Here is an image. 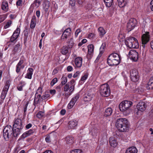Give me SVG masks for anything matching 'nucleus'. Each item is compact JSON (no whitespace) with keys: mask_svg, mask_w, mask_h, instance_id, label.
Wrapping results in <instances>:
<instances>
[{"mask_svg":"<svg viewBox=\"0 0 153 153\" xmlns=\"http://www.w3.org/2000/svg\"><path fill=\"white\" fill-rule=\"evenodd\" d=\"M20 45L19 44H17L14 46L13 49V50L12 52L13 54H16L20 50Z\"/></svg>","mask_w":153,"mask_h":153,"instance_id":"31","label":"nucleus"},{"mask_svg":"<svg viewBox=\"0 0 153 153\" xmlns=\"http://www.w3.org/2000/svg\"><path fill=\"white\" fill-rule=\"evenodd\" d=\"M137 150L134 146H131L128 148L125 153H137Z\"/></svg>","mask_w":153,"mask_h":153,"instance_id":"20","label":"nucleus"},{"mask_svg":"<svg viewBox=\"0 0 153 153\" xmlns=\"http://www.w3.org/2000/svg\"><path fill=\"white\" fill-rule=\"evenodd\" d=\"M74 105V104L71 101H70L69 103L68 104V107L69 108L71 109L72 108L73 106Z\"/></svg>","mask_w":153,"mask_h":153,"instance_id":"53","label":"nucleus"},{"mask_svg":"<svg viewBox=\"0 0 153 153\" xmlns=\"http://www.w3.org/2000/svg\"><path fill=\"white\" fill-rule=\"evenodd\" d=\"M105 46L106 43H103L100 48V51H103L104 49H105Z\"/></svg>","mask_w":153,"mask_h":153,"instance_id":"50","label":"nucleus"},{"mask_svg":"<svg viewBox=\"0 0 153 153\" xmlns=\"http://www.w3.org/2000/svg\"><path fill=\"white\" fill-rule=\"evenodd\" d=\"M12 21L10 20H9L8 22H6V25L4 27V28L5 29H7L8 27H9L12 24Z\"/></svg>","mask_w":153,"mask_h":153,"instance_id":"41","label":"nucleus"},{"mask_svg":"<svg viewBox=\"0 0 153 153\" xmlns=\"http://www.w3.org/2000/svg\"><path fill=\"white\" fill-rule=\"evenodd\" d=\"M98 31L100 32V35L102 36L106 33L104 28L101 27H100L98 28Z\"/></svg>","mask_w":153,"mask_h":153,"instance_id":"35","label":"nucleus"},{"mask_svg":"<svg viewBox=\"0 0 153 153\" xmlns=\"http://www.w3.org/2000/svg\"><path fill=\"white\" fill-rule=\"evenodd\" d=\"M146 88L148 90H151L153 89V83L151 82H148Z\"/></svg>","mask_w":153,"mask_h":153,"instance_id":"37","label":"nucleus"},{"mask_svg":"<svg viewBox=\"0 0 153 153\" xmlns=\"http://www.w3.org/2000/svg\"><path fill=\"white\" fill-rule=\"evenodd\" d=\"M115 126L119 131L121 132H126L128 130L129 124L127 119L119 118L116 120Z\"/></svg>","mask_w":153,"mask_h":153,"instance_id":"1","label":"nucleus"},{"mask_svg":"<svg viewBox=\"0 0 153 153\" xmlns=\"http://www.w3.org/2000/svg\"><path fill=\"white\" fill-rule=\"evenodd\" d=\"M112 110L111 108H106L104 112V116L107 117L109 116L112 114Z\"/></svg>","mask_w":153,"mask_h":153,"instance_id":"25","label":"nucleus"},{"mask_svg":"<svg viewBox=\"0 0 153 153\" xmlns=\"http://www.w3.org/2000/svg\"><path fill=\"white\" fill-rule=\"evenodd\" d=\"M88 74L87 73L85 74L82 77L80 80L82 81H84L86 80L88 76Z\"/></svg>","mask_w":153,"mask_h":153,"instance_id":"43","label":"nucleus"},{"mask_svg":"<svg viewBox=\"0 0 153 153\" xmlns=\"http://www.w3.org/2000/svg\"><path fill=\"white\" fill-rule=\"evenodd\" d=\"M130 75L131 79L133 82H136L139 80V73L136 69H131L130 71Z\"/></svg>","mask_w":153,"mask_h":153,"instance_id":"8","label":"nucleus"},{"mask_svg":"<svg viewBox=\"0 0 153 153\" xmlns=\"http://www.w3.org/2000/svg\"><path fill=\"white\" fill-rule=\"evenodd\" d=\"M94 36V34L92 33H91L88 34V38L89 39H91Z\"/></svg>","mask_w":153,"mask_h":153,"instance_id":"58","label":"nucleus"},{"mask_svg":"<svg viewBox=\"0 0 153 153\" xmlns=\"http://www.w3.org/2000/svg\"><path fill=\"white\" fill-rule=\"evenodd\" d=\"M32 125L31 123H29L27 124L25 126V128L26 129H29V128H30L32 127Z\"/></svg>","mask_w":153,"mask_h":153,"instance_id":"60","label":"nucleus"},{"mask_svg":"<svg viewBox=\"0 0 153 153\" xmlns=\"http://www.w3.org/2000/svg\"><path fill=\"white\" fill-rule=\"evenodd\" d=\"M106 6L108 7H110L113 4V0H103Z\"/></svg>","mask_w":153,"mask_h":153,"instance_id":"30","label":"nucleus"},{"mask_svg":"<svg viewBox=\"0 0 153 153\" xmlns=\"http://www.w3.org/2000/svg\"><path fill=\"white\" fill-rule=\"evenodd\" d=\"M68 128L69 129L74 128L77 125V122L76 120H72L68 123Z\"/></svg>","mask_w":153,"mask_h":153,"instance_id":"22","label":"nucleus"},{"mask_svg":"<svg viewBox=\"0 0 153 153\" xmlns=\"http://www.w3.org/2000/svg\"><path fill=\"white\" fill-rule=\"evenodd\" d=\"M81 30L80 29H77L75 33V35L76 37L79 34V33L81 32Z\"/></svg>","mask_w":153,"mask_h":153,"instance_id":"54","label":"nucleus"},{"mask_svg":"<svg viewBox=\"0 0 153 153\" xmlns=\"http://www.w3.org/2000/svg\"><path fill=\"white\" fill-rule=\"evenodd\" d=\"M61 84L62 85H65L67 82V79L66 77H65L64 76H63L61 79Z\"/></svg>","mask_w":153,"mask_h":153,"instance_id":"36","label":"nucleus"},{"mask_svg":"<svg viewBox=\"0 0 153 153\" xmlns=\"http://www.w3.org/2000/svg\"><path fill=\"white\" fill-rule=\"evenodd\" d=\"M36 17L35 16H33L30 23V27L31 28L35 27L36 25Z\"/></svg>","mask_w":153,"mask_h":153,"instance_id":"29","label":"nucleus"},{"mask_svg":"<svg viewBox=\"0 0 153 153\" xmlns=\"http://www.w3.org/2000/svg\"><path fill=\"white\" fill-rule=\"evenodd\" d=\"M20 30L19 28L17 27L15 30L14 31V33H15L16 34H18L19 35V34L20 33Z\"/></svg>","mask_w":153,"mask_h":153,"instance_id":"55","label":"nucleus"},{"mask_svg":"<svg viewBox=\"0 0 153 153\" xmlns=\"http://www.w3.org/2000/svg\"><path fill=\"white\" fill-rule=\"evenodd\" d=\"M45 141L47 143H49L51 142V136L50 134L46 135L45 139Z\"/></svg>","mask_w":153,"mask_h":153,"instance_id":"42","label":"nucleus"},{"mask_svg":"<svg viewBox=\"0 0 153 153\" xmlns=\"http://www.w3.org/2000/svg\"><path fill=\"white\" fill-rule=\"evenodd\" d=\"M16 131V130L10 125L6 126L3 131V136L6 140L8 141L10 138H13V137H17L19 135Z\"/></svg>","mask_w":153,"mask_h":153,"instance_id":"2","label":"nucleus"},{"mask_svg":"<svg viewBox=\"0 0 153 153\" xmlns=\"http://www.w3.org/2000/svg\"><path fill=\"white\" fill-rule=\"evenodd\" d=\"M118 6L120 7H124L127 4V0H117Z\"/></svg>","mask_w":153,"mask_h":153,"instance_id":"24","label":"nucleus"},{"mask_svg":"<svg viewBox=\"0 0 153 153\" xmlns=\"http://www.w3.org/2000/svg\"><path fill=\"white\" fill-rule=\"evenodd\" d=\"M28 105V103H27L25 105L24 107V114H23V117H25L26 115V112L27 110V107Z\"/></svg>","mask_w":153,"mask_h":153,"instance_id":"44","label":"nucleus"},{"mask_svg":"<svg viewBox=\"0 0 153 153\" xmlns=\"http://www.w3.org/2000/svg\"><path fill=\"white\" fill-rule=\"evenodd\" d=\"M62 86L63 85H62L60 84L56 86V90H58L59 91H60L61 88L62 87Z\"/></svg>","mask_w":153,"mask_h":153,"instance_id":"57","label":"nucleus"},{"mask_svg":"<svg viewBox=\"0 0 153 153\" xmlns=\"http://www.w3.org/2000/svg\"><path fill=\"white\" fill-rule=\"evenodd\" d=\"M71 29L69 28L66 29L63 32L61 37L62 39H67L70 36Z\"/></svg>","mask_w":153,"mask_h":153,"instance_id":"15","label":"nucleus"},{"mask_svg":"<svg viewBox=\"0 0 153 153\" xmlns=\"http://www.w3.org/2000/svg\"><path fill=\"white\" fill-rule=\"evenodd\" d=\"M6 16L5 15H0V23L3 22L5 19Z\"/></svg>","mask_w":153,"mask_h":153,"instance_id":"45","label":"nucleus"},{"mask_svg":"<svg viewBox=\"0 0 153 153\" xmlns=\"http://www.w3.org/2000/svg\"><path fill=\"white\" fill-rule=\"evenodd\" d=\"M7 92V91L2 90L1 96V99L4 100L5 98Z\"/></svg>","mask_w":153,"mask_h":153,"instance_id":"39","label":"nucleus"},{"mask_svg":"<svg viewBox=\"0 0 153 153\" xmlns=\"http://www.w3.org/2000/svg\"><path fill=\"white\" fill-rule=\"evenodd\" d=\"M42 1V0H35L33 2V4L38 7L41 4Z\"/></svg>","mask_w":153,"mask_h":153,"instance_id":"38","label":"nucleus"},{"mask_svg":"<svg viewBox=\"0 0 153 153\" xmlns=\"http://www.w3.org/2000/svg\"><path fill=\"white\" fill-rule=\"evenodd\" d=\"M132 105L131 101L125 100L121 102L119 105V108L121 111L123 112L125 115H127L130 113L131 110L130 108Z\"/></svg>","mask_w":153,"mask_h":153,"instance_id":"3","label":"nucleus"},{"mask_svg":"<svg viewBox=\"0 0 153 153\" xmlns=\"http://www.w3.org/2000/svg\"><path fill=\"white\" fill-rule=\"evenodd\" d=\"M35 96H36V95ZM43 100V97L42 96H41V95L39 94L37 95V97H36V96L35 97L34 100V102L36 104H37L39 102V100Z\"/></svg>","mask_w":153,"mask_h":153,"instance_id":"32","label":"nucleus"},{"mask_svg":"<svg viewBox=\"0 0 153 153\" xmlns=\"http://www.w3.org/2000/svg\"><path fill=\"white\" fill-rule=\"evenodd\" d=\"M9 87H8V86H6V85H5V86H4L3 90L5 91H8L9 88Z\"/></svg>","mask_w":153,"mask_h":153,"instance_id":"62","label":"nucleus"},{"mask_svg":"<svg viewBox=\"0 0 153 153\" xmlns=\"http://www.w3.org/2000/svg\"><path fill=\"white\" fill-rule=\"evenodd\" d=\"M16 38L14 36H12L10 39V41L11 42H13L16 39Z\"/></svg>","mask_w":153,"mask_h":153,"instance_id":"56","label":"nucleus"},{"mask_svg":"<svg viewBox=\"0 0 153 153\" xmlns=\"http://www.w3.org/2000/svg\"><path fill=\"white\" fill-rule=\"evenodd\" d=\"M67 70L68 71H71L73 69V68L71 66H69L67 68Z\"/></svg>","mask_w":153,"mask_h":153,"instance_id":"63","label":"nucleus"},{"mask_svg":"<svg viewBox=\"0 0 153 153\" xmlns=\"http://www.w3.org/2000/svg\"><path fill=\"white\" fill-rule=\"evenodd\" d=\"M125 44L130 48H137L139 44L137 40L134 37H130L126 38L125 41Z\"/></svg>","mask_w":153,"mask_h":153,"instance_id":"5","label":"nucleus"},{"mask_svg":"<svg viewBox=\"0 0 153 153\" xmlns=\"http://www.w3.org/2000/svg\"><path fill=\"white\" fill-rule=\"evenodd\" d=\"M79 74H80L79 72V71H77V72H76V73H75L74 74V75H73V77L74 78L78 76V75Z\"/></svg>","mask_w":153,"mask_h":153,"instance_id":"61","label":"nucleus"},{"mask_svg":"<svg viewBox=\"0 0 153 153\" xmlns=\"http://www.w3.org/2000/svg\"><path fill=\"white\" fill-rule=\"evenodd\" d=\"M100 92L101 95L103 96H108L110 93V90L108 85L105 84L101 85L100 88Z\"/></svg>","mask_w":153,"mask_h":153,"instance_id":"7","label":"nucleus"},{"mask_svg":"<svg viewBox=\"0 0 153 153\" xmlns=\"http://www.w3.org/2000/svg\"><path fill=\"white\" fill-rule=\"evenodd\" d=\"M75 0H70L69 3L72 6H74L75 4Z\"/></svg>","mask_w":153,"mask_h":153,"instance_id":"51","label":"nucleus"},{"mask_svg":"<svg viewBox=\"0 0 153 153\" xmlns=\"http://www.w3.org/2000/svg\"><path fill=\"white\" fill-rule=\"evenodd\" d=\"M82 58L78 57L76 58L75 59V67L80 68L82 65Z\"/></svg>","mask_w":153,"mask_h":153,"instance_id":"18","label":"nucleus"},{"mask_svg":"<svg viewBox=\"0 0 153 153\" xmlns=\"http://www.w3.org/2000/svg\"><path fill=\"white\" fill-rule=\"evenodd\" d=\"M94 96L93 94L88 93L84 95V100L85 102H89L91 100Z\"/></svg>","mask_w":153,"mask_h":153,"instance_id":"17","label":"nucleus"},{"mask_svg":"<svg viewBox=\"0 0 153 153\" xmlns=\"http://www.w3.org/2000/svg\"><path fill=\"white\" fill-rule=\"evenodd\" d=\"M57 81V79L56 78H54L51 81V86H53Z\"/></svg>","mask_w":153,"mask_h":153,"instance_id":"46","label":"nucleus"},{"mask_svg":"<svg viewBox=\"0 0 153 153\" xmlns=\"http://www.w3.org/2000/svg\"><path fill=\"white\" fill-rule=\"evenodd\" d=\"M98 130L97 128H93L90 131V133L94 138H96L98 134Z\"/></svg>","mask_w":153,"mask_h":153,"instance_id":"23","label":"nucleus"},{"mask_svg":"<svg viewBox=\"0 0 153 153\" xmlns=\"http://www.w3.org/2000/svg\"><path fill=\"white\" fill-rule=\"evenodd\" d=\"M137 21L134 18H131L127 23V29L128 32L133 29L136 25Z\"/></svg>","mask_w":153,"mask_h":153,"instance_id":"9","label":"nucleus"},{"mask_svg":"<svg viewBox=\"0 0 153 153\" xmlns=\"http://www.w3.org/2000/svg\"><path fill=\"white\" fill-rule=\"evenodd\" d=\"M120 55L117 53L111 54L107 59V63L110 66L117 65L120 63Z\"/></svg>","mask_w":153,"mask_h":153,"instance_id":"4","label":"nucleus"},{"mask_svg":"<svg viewBox=\"0 0 153 153\" xmlns=\"http://www.w3.org/2000/svg\"><path fill=\"white\" fill-rule=\"evenodd\" d=\"M146 105L145 103L143 101L140 102L137 105V108L138 110L143 112L146 109Z\"/></svg>","mask_w":153,"mask_h":153,"instance_id":"14","label":"nucleus"},{"mask_svg":"<svg viewBox=\"0 0 153 153\" xmlns=\"http://www.w3.org/2000/svg\"><path fill=\"white\" fill-rule=\"evenodd\" d=\"M70 153H82V152L79 149H76L72 151Z\"/></svg>","mask_w":153,"mask_h":153,"instance_id":"47","label":"nucleus"},{"mask_svg":"<svg viewBox=\"0 0 153 153\" xmlns=\"http://www.w3.org/2000/svg\"><path fill=\"white\" fill-rule=\"evenodd\" d=\"M79 97V94H77L75 95V96L72 98L71 101L73 104H75Z\"/></svg>","mask_w":153,"mask_h":153,"instance_id":"33","label":"nucleus"},{"mask_svg":"<svg viewBox=\"0 0 153 153\" xmlns=\"http://www.w3.org/2000/svg\"><path fill=\"white\" fill-rule=\"evenodd\" d=\"M42 92V88L41 87H39L36 93V94H35V95L36 94H39V93H40L41 94Z\"/></svg>","mask_w":153,"mask_h":153,"instance_id":"49","label":"nucleus"},{"mask_svg":"<svg viewBox=\"0 0 153 153\" xmlns=\"http://www.w3.org/2000/svg\"><path fill=\"white\" fill-rule=\"evenodd\" d=\"M50 96V95L49 94H46L45 95H44L42 96L43 97V99L45 100L48 97H49Z\"/></svg>","mask_w":153,"mask_h":153,"instance_id":"59","label":"nucleus"},{"mask_svg":"<svg viewBox=\"0 0 153 153\" xmlns=\"http://www.w3.org/2000/svg\"><path fill=\"white\" fill-rule=\"evenodd\" d=\"M13 127L16 130L15 132H16L19 135L24 127L22 120L19 118L16 119Z\"/></svg>","mask_w":153,"mask_h":153,"instance_id":"6","label":"nucleus"},{"mask_svg":"<svg viewBox=\"0 0 153 153\" xmlns=\"http://www.w3.org/2000/svg\"><path fill=\"white\" fill-rule=\"evenodd\" d=\"M149 32H147L145 34H144L142 36L141 40L142 43V47L144 48L145 47V45L149 40Z\"/></svg>","mask_w":153,"mask_h":153,"instance_id":"10","label":"nucleus"},{"mask_svg":"<svg viewBox=\"0 0 153 153\" xmlns=\"http://www.w3.org/2000/svg\"><path fill=\"white\" fill-rule=\"evenodd\" d=\"M44 112L42 111H39L36 114V117L39 118L41 119L44 116Z\"/></svg>","mask_w":153,"mask_h":153,"instance_id":"40","label":"nucleus"},{"mask_svg":"<svg viewBox=\"0 0 153 153\" xmlns=\"http://www.w3.org/2000/svg\"><path fill=\"white\" fill-rule=\"evenodd\" d=\"M22 0H18L16 2V5L17 6H22Z\"/></svg>","mask_w":153,"mask_h":153,"instance_id":"52","label":"nucleus"},{"mask_svg":"<svg viewBox=\"0 0 153 153\" xmlns=\"http://www.w3.org/2000/svg\"><path fill=\"white\" fill-rule=\"evenodd\" d=\"M129 54L130 58L133 61L135 62L137 61L138 59V53L135 50H131L130 51Z\"/></svg>","mask_w":153,"mask_h":153,"instance_id":"12","label":"nucleus"},{"mask_svg":"<svg viewBox=\"0 0 153 153\" xmlns=\"http://www.w3.org/2000/svg\"><path fill=\"white\" fill-rule=\"evenodd\" d=\"M35 131L34 129H30L29 130L23 133L20 137V139L24 140L25 138L32 134ZM20 139H19V140Z\"/></svg>","mask_w":153,"mask_h":153,"instance_id":"13","label":"nucleus"},{"mask_svg":"<svg viewBox=\"0 0 153 153\" xmlns=\"http://www.w3.org/2000/svg\"><path fill=\"white\" fill-rule=\"evenodd\" d=\"M24 62V59H21L19 62L16 65V72L18 73L20 71L21 68H24V66L22 65L23 64Z\"/></svg>","mask_w":153,"mask_h":153,"instance_id":"16","label":"nucleus"},{"mask_svg":"<svg viewBox=\"0 0 153 153\" xmlns=\"http://www.w3.org/2000/svg\"><path fill=\"white\" fill-rule=\"evenodd\" d=\"M1 7L2 10L7 11L8 9L7 2L6 1L3 2L1 4Z\"/></svg>","mask_w":153,"mask_h":153,"instance_id":"26","label":"nucleus"},{"mask_svg":"<svg viewBox=\"0 0 153 153\" xmlns=\"http://www.w3.org/2000/svg\"><path fill=\"white\" fill-rule=\"evenodd\" d=\"M74 85H70L69 83H66L63 88L64 91L65 92L68 91L70 93V95L74 90Z\"/></svg>","mask_w":153,"mask_h":153,"instance_id":"11","label":"nucleus"},{"mask_svg":"<svg viewBox=\"0 0 153 153\" xmlns=\"http://www.w3.org/2000/svg\"><path fill=\"white\" fill-rule=\"evenodd\" d=\"M50 93L53 95L54 94L56 93V90L54 89L50 90Z\"/></svg>","mask_w":153,"mask_h":153,"instance_id":"64","label":"nucleus"},{"mask_svg":"<svg viewBox=\"0 0 153 153\" xmlns=\"http://www.w3.org/2000/svg\"><path fill=\"white\" fill-rule=\"evenodd\" d=\"M109 142L111 146L114 147H116L117 144V142L114 138H110Z\"/></svg>","mask_w":153,"mask_h":153,"instance_id":"21","label":"nucleus"},{"mask_svg":"<svg viewBox=\"0 0 153 153\" xmlns=\"http://www.w3.org/2000/svg\"><path fill=\"white\" fill-rule=\"evenodd\" d=\"M68 52V48L67 47L64 46L61 48V52L63 55L66 54Z\"/></svg>","mask_w":153,"mask_h":153,"instance_id":"34","label":"nucleus"},{"mask_svg":"<svg viewBox=\"0 0 153 153\" xmlns=\"http://www.w3.org/2000/svg\"><path fill=\"white\" fill-rule=\"evenodd\" d=\"M88 54L89 55H91L93 53L94 49V45H90L88 46Z\"/></svg>","mask_w":153,"mask_h":153,"instance_id":"28","label":"nucleus"},{"mask_svg":"<svg viewBox=\"0 0 153 153\" xmlns=\"http://www.w3.org/2000/svg\"><path fill=\"white\" fill-rule=\"evenodd\" d=\"M33 70L32 68H29L28 69L27 73L25 76L26 78L29 79H31L32 78V76L33 74Z\"/></svg>","mask_w":153,"mask_h":153,"instance_id":"27","label":"nucleus"},{"mask_svg":"<svg viewBox=\"0 0 153 153\" xmlns=\"http://www.w3.org/2000/svg\"><path fill=\"white\" fill-rule=\"evenodd\" d=\"M74 44V42L71 40L68 42V46L69 48H71L73 46Z\"/></svg>","mask_w":153,"mask_h":153,"instance_id":"48","label":"nucleus"},{"mask_svg":"<svg viewBox=\"0 0 153 153\" xmlns=\"http://www.w3.org/2000/svg\"><path fill=\"white\" fill-rule=\"evenodd\" d=\"M65 141L67 144H72L75 141L74 138L71 135H68L65 138Z\"/></svg>","mask_w":153,"mask_h":153,"instance_id":"19","label":"nucleus"}]
</instances>
